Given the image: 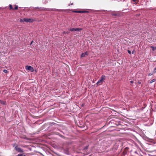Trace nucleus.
I'll return each mask as SVG.
<instances>
[{
  "label": "nucleus",
  "instance_id": "13",
  "mask_svg": "<svg viewBox=\"0 0 156 156\" xmlns=\"http://www.w3.org/2000/svg\"><path fill=\"white\" fill-rule=\"evenodd\" d=\"M9 7L10 9H13V8H12V5H9Z\"/></svg>",
  "mask_w": 156,
  "mask_h": 156
},
{
  "label": "nucleus",
  "instance_id": "23",
  "mask_svg": "<svg viewBox=\"0 0 156 156\" xmlns=\"http://www.w3.org/2000/svg\"><path fill=\"white\" fill-rule=\"evenodd\" d=\"M138 83L139 84H140L141 83V82H138Z\"/></svg>",
  "mask_w": 156,
  "mask_h": 156
},
{
  "label": "nucleus",
  "instance_id": "21",
  "mask_svg": "<svg viewBox=\"0 0 156 156\" xmlns=\"http://www.w3.org/2000/svg\"><path fill=\"white\" fill-rule=\"evenodd\" d=\"M152 75V74L150 73H149V74H148V76H151Z\"/></svg>",
  "mask_w": 156,
  "mask_h": 156
},
{
  "label": "nucleus",
  "instance_id": "4",
  "mask_svg": "<svg viewBox=\"0 0 156 156\" xmlns=\"http://www.w3.org/2000/svg\"><path fill=\"white\" fill-rule=\"evenodd\" d=\"M88 53L87 51H86L85 53H83L81 55V57L83 58L85 57L86 56L88 55Z\"/></svg>",
  "mask_w": 156,
  "mask_h": 156
},
{
  "label": "nucleus",
  "instance_id": "16",
  "mask_svg": "<svg viewBox=\"0 0 156 156\" xmlns=\"http://www.w3.org/2000/svg\"><path fill=\"white\" fill-rule=\"evenodd\" d=\"M15 7L14 9H16V10L18 8V6L16 5H15Z\"/></svg>",
  "mask_w": 156,
  "mask_h": 156
},
{
  "label": "nucleus",
  "instance_id": "6",
  "mask_svg": "<svg viewBox=\"0 0 156 156\" xmlns=\"http://www.w3.org/2000/svg\"><path fill=\"white\" fill-rule=\"evenodd\" d=\"M103 81L101 79H100L97 83V84L98 85H100L102 84V83L103 82Z\"/></svg>",
  "mask_w": 156,
  "mask_h": 156
},
{
  "label": "nucleus",
  "instance_id": "2",
  "mask_svg": "<svg viewBox=\"0 0 156 156\" xmlns=\"http://www.w3.org/2000/svg\"><path fill=\"white\" fill-rule=\"evenodd\" d=\"M25 68L26 70L30 71L31 72H33L34 71L33 67L30 66H26Z\"/></svg>",
  "mask_w": 156,
  "mask_h": 156
},
{
  "label": "nucleus",
  "instance_id": "20",
  "mask_svg": "<svg viewBox=\"0 0 156 156\" xmlns=\"http://www.w3.org/2000/svg\"><path fill=\"white\" fill-rule=\"evenodd\" d=\"M152 49L153 50H154V47H151Z\"/></svg>",
  "mask_w": 156,
  "mask_h": 156
},
{
  "label": "nucleus",
  "instance_id": "26",
  "mask_svg": "<svg viewBox=\"0 0 156 156\" xmlns=\"http://www.w3.org/2000/svg\"><path fill=\"white\" fill-rule=\"evenodd\" d=\"M136 3H136V2L135 3V4H136Z\"/></svg>",
  "mask_w": 156,
  "mask_h": 156
},
{
  "label": "nucleus",
  "instance_id": "14",
  "mask_svg": "<svg viewBox=\"0 0 156 156\" xmlns=\"http://www.w3.org/2000/svg\"><path fill=\"white\" fill-rule=\"evenodd\" d=\"M20 22H25V21L24 20V19H21L20 20Z\"/></svg>",
  "mask_w": 156,
  "mask_h": 156
},
{
  "label": "nucleus",
  "instance_id": "24",
  "mask_svg": "<svg viewBox=\"0 0 156 156\" xmlns=\"http://www.w3.org/2000/svg\"><path fill=\"white\" fill-rule=\"evenodd\" d=\"M35 8H39V7H36Z\"/></svg>",
  "mask_w": 156,
  "mask_h": 156
},
{
  "label": "nucleus",
  "instance_id": "18",
  "mask_svg": "<svg viewBox=\"0 0 156 156\" xmlns=\"http://www.w3.org/2000/svg\"><path fill=\"white\" fill-rule=\"evenodd\" d=\"M154 73H156V67L155 68L154 70Z\"/></svg>",
  "mask_w": 156,
  "mask_h": 156
},
{
  "label": "nucleus",
  "instance_id": "5",
  "mask_svg": "<svg viewBox=\"0 0 156 156\" xmlns=\"http://www.w3.org/2000/svg\"><path fill=\"white\" fill-rule=\"evenodd\" d=\"M74 12H76V13H79L88 12V11H84V10L75 11H74Z\"/></svg>",
  "mask_w": 156,
  "mask_h": 156
},
{
  "label": "nucleus",
  "instance_id": "3",
  "mask_svg": "<svg viewBox=\"0 0 156 156\" xmlns=\"http://www.w3.org/2000/svg\"><path fill=\"white\" fill-rule=\"evenodd\" d=\"M24 20L25 22L28 23H32L33 22V20L31 19H28V18H24Z\"/></svg>",
  "mask_w": 156,
  "mask_h": 156
},
{
  "label": "nucleus",
  "instance_id": "10",
  "mask_svg": "<svg viewBox=\"0 0 156 156\" xmlns=\"http://www.w3.org/2000/svg\"><path fill=\"white\" fill-rule=\"evenodd\" d=\"M0 103L4 105L5 104V102L0 100Z\"/></svg>",
  "mask_w": 156,
  "mask_h": 156
},
{
  "label": "nucleus",
  "instance_id": "9",
  "mask_svg": "<svg viewBox=\"0 0 156 156\" xmlns=\"http://www.w3.org/2000/svg\"><path fill=\"white\" fill-rule=\"evenodd\" d=\"M69 33V31H63V32L62 34H68Z\"/></svg>",
  "mask_w": 156,
  "mask_h": 156
},
{
  "label": "nucleus",
  "instance_id": "7",
  "mask_svg": "<svg viewBox=\"0 0 156 156\" xmlns=\"http://www.w3.org/2000/svg\"><path fill=\"white\" fill-rule=\"evenodd\" d=\"M82 30V29L81 28H75V31H80Z\"/></svg>",
  "mask_w": 156,
  "mask_h": 156
},
{
  "label": "nucleus",
  "instance_id": "27",
  "mask_svg": "<svg viewBox=\"0 0 156 156\" xmlns=\"http://www.w3.org/2000/svg\"><path fill=\"white\" fill-rule=\"evenodd\" d=\"M33 42V41H32L31 43V44Z\"/></svg>",
  "mask_w": 156,
  "mask_h": 156
},
{
  "label": "nucleus",
  "instance_id": "25",
  "mask_svg": "<svg viewBox=\"0 0 156 156\" xmlns=\"http://www.w3.org/2000/svg\"><path fill=\"white\" fill-rule=\"evenodd\" d=\"M131 83H133V81H131Z\"/></svg>",
  "mask_w": 156,
  "mask_h": 156
},
{
  "label": "nucleus",
  "instance_id": "28",
  "mask_svg": "<svg viewBox=\"0 0 156 156\" xmlns=\"http://www.w3.org/2000/svg\"><path fill=\"white\" fill-rule=\"evenodd\" d=\"M132 53H133V52H132Z\"/></svg>",
  "mask_w": 156,
  "mask_h": 156
},
{
  "label": "nucleus",
  "instance_id": "11",
  "mask_svg": "<svg viewBox=\"0 0 156 156\" xmlns=\"http://www.w3.org/2000/svg\"><path fill=\"white\" fill-rule=\"evenodd\" d=\"M156 80L155 79H153L152 80H151L150 82V83H152L155 82V81Z\"/></svg>",
  "mask_w": 156,
  "mask_h": 156
},
{
  "label": "nucleus",
  "instance_id": "15",
  "mask_svg": "<svg viewBox=\"0 0 156 156\" xmlns=\"http://www.w3.org/2000/svg\"><path fill=\"white\" fill-rule=\"evenodd\" d=\"M3 71L5 73H7L8 72V71L6 69H4Z\"/></svg>",
  "mask_w": 156,
  "mask_h": 156
},
{
  "label": "nucleus",
  "instance_id": "30",
  "mask_svg": "<svg viewBox=\"0 0 156 156\" xmlns=\"http://www.w3.org/2000/svg\"><path fill=\"white\" fill-rule=\"evenodd\" d=\"M155 49H156V47H155Z\"/></svg>",
  "mask_w": 156,
  "mask_h": 156
},
{
  "label": "nucleus",
  "instance_id": "22",
  "mask_svg": "<svg viewBox=\"0 0 156 156\" xmlns=\"http://www.w3.org/2000/svg\"><path fill=\"white\" fill-rule=\"evenodd\" d=\"M133 1L134 2H136V0H133Z\"/></svg>",
  "mask_w": 156,
  "mask_h": 156
},
{
  "label": "nucleus",
  "instance_id": "1",
  "mask_svg": "<svg viewBox=\"0 0 156 156\" xmlns=\"http://www.w3.org/2000/svg\"><path fill=\"white\" fill-rule=\"evenodd\" d=\"M15 148L16 151L19 152L23 153L24 152V151L23 149H22L18 146H16L15 147Z\"/></svg>",
  "mask_w": 156,
  "mask_h": 156
},
{
  "label": "nucleus",
  "instance_id": "17",
  "mask_svg": "<svg viewBox=\"0 0 156 156\" xmlns=\"http://www.w3.org/2000/svg\"><path fill=\"white\" fill-rule=\"evenodd\" d=\"M18 156H23V154H19L18 155Z\"/></svg>",
  "mask_w": 156,
  "mask_h": 156
},
{
  "label": "nucleus",
  "instance_id": "12",
  "mask_svg": "<svg viewBox=\"0 0 156 156\" xmlns=\"http://www.w3.org/2000/svg\"><path fill=\"white\" fill-rule=\"evenodd\" d=\"M69 30L70 31H75V28H72L70 29Z\"/></svg>",
  "mask_w": 156,
  "mask_h": 156
},
{
  "label": "nucleus",
  "instance_id": "29",
  "mask_svg": "<svg viewBox=\"0 0 156 156\" xmlns=\"http://www.w3.org/2000/svg\"><path fill=\"white\" fill-rule=\"evenodd\" d=\"M71 5H73V3L71 4Z\"/></svg>",
  "mask_w": 156,
  "mask_h": 156
},
{
  "label": "nucleus",
  "instance_id": "8",
  "mask_svg": "<svg viewBox=\"0 0 156 156\" xmlns=\"http://www.w3.org/2000/svg\"><path fill=\"white\" fill-rule=\"evenodd\" d=\"M105 76L104 75H102L101 76V79L104 81V80L105 79Z\"/></svg>",
  "mask_w": 156,
  "mask_h": 156
},
{
  "label": "nucleus",
  "instance_id": "19",
  "mask_svg": "<svg viewBox=\"0 0 156 156\" xmlns=\"http://www.w3.org/2000/svg\"><path fill=\"white\" fill-rule=\"evenodd\" d=\"M128 53H129V54H131V52L129 50H128Z\"/></svg>",
  "mask_w": 156,
  "mask_h": 156
}]
</instances>
